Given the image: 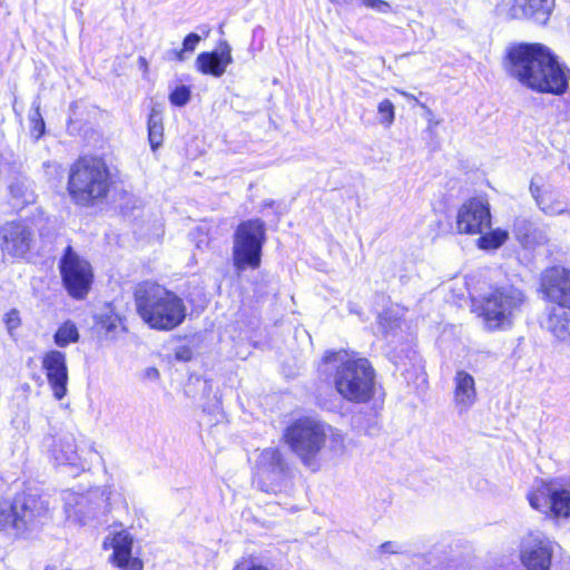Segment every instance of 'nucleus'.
I'll use <instances>...</instances> for the list:
<instances>
[{"mask_svg": "<svg viewBox=\"0 0 570 570\" xmlns=\"http://www.w3.org/2000/svg\"><path fill=\"white\" fill-rule=\"evenodd\" d=\"M507 58L509 75L531 90L561 95L568 88L563 66L542 43H519L509 49Z\"/></svg>", "mask_w": 570, "mask_h": 570, "instance_id": "1", "label": "nucleus"}, {"mask_svg": "<svg viewBox=\"0 0 570 570\" xmlns=\"http://www.w3.org/2000/svg\"><path fill=\"white\" fill-rule=\"evenodd\" d=\"M472 302L485 332H504L511 330L523 313L528 295L523 287L507 281L489 285Z\"/></svg>", "mask_w": 570, "mask_h": 570, "instance_id": "2", "label": "nucleus"}, {"mask_svg": "<svg viewBox=\"0 0 570 570\" xmlns=\"http://www.w3.org/2000/svg\"><path fill=\"white\" fill-rule=\"evenodd\" d=\"M335 371L336 391L355 403L367 402L374 395L375 372L368 360L355 357L345 350L327 352L323 358V372Z\"/></svg>", "mask_w": 570, "mask_h": 570, "instance_id": "3", "label": "nucleus"}, {"mask_svg": "<svg viewBox=\"0 0 570 570\" xmlns=\"http://www.w3.org/2000/svg\"><path fill=\"white\" fill-rule=\"evenodd\" d=\"M134 295L138 315L151 328L170 331L179 326L186 317L184 301L157 283L138 284Z\"/></svg>", "mask_w": 570, "mask_h": 570, "instance_id": "4", "label": "nucleus"}, {"mask_svg": "<svg viewBox=\"0 0 570 570\" xmlns=\"http://www.w3.org/2000/svg\"><path fill=\"white\" fill-rule=\"evenodd\" d=\"M111 185L109 167L99 157H81L70 167L67 190L76 205L88 207L105 199Z\"/></svg>", "mask_w": 570, "mask_h": 570, "instance_id": "5", "label": "nucleus"}, {"mask_svg": "<svg viewBox=\"0 0 570 570\" xmlns=\"http://www.w3.org/2000/svg\"><path fill=\"white\" fill-rule=\"evenodd\" d=\"M48 502L33 494H17L12 501L0 500V532L20 535L47 519Z\"/></svg>", "mask_w": 570, "mask_h": 570, "instance_id": "6", "label": "nucleus"}, {"mask_svg": "<svg viewBox=\"0 0 570 570\" xmlns=\"http://www.w3.org/2000/svg\"><path fill=\"white\" fill-rule=\"evenodd\" d=\"M330 425L314 417H303L285 430L284 438L301 462L312 471L320 468L318 455L325 446Z\"/></svg>", "mask_w": 570, "mask_h": 570, "instance_id": "7", "label": "nucleus"}, {"mask_svg": "<svg viewBox=\"0 0 570 570\" xmlns=\"http://www.w3.org/2000/svg\"><path fill=\"white\" fill-rule=\"evenodd\" d=\"M265 239L263 220L249 219L238 225L233 246V261L237 271L259 267Z\"/></svg>", "mask_w": 570, "mask_h": 570, "instance_id": "8", "label": "nucleus"}, {"mask_svg": "<svg viewBox=\"0 0 570 570\" xmlns=\"http://www.w3.org/2000/svg\"><path fill=\"white\" fill-rule=\"evenodd\" d=\"M255 482L261 491L279 493L292 482V470L276 448L264 449L255 462Z\"/></svg>", "mask_w": 570, "mask_h": 570, "instance_id": "9", "label": "nucleus"}, {"mask_svg": "<svg viewBox=\"0 0 570 570\" xmlns=\"http://www.w3.org/2000/svg\"><path fill=\"white\" fill-rule=\"evenodd\" d=\"M59 269L69 295L77 299L85 298L94 278L90 264L81 258L71 246H67L60 258Z\"/></svg>", "mask_w": 570, "mask_h": 570, "instance_id": "10", "label": "nucleus"}, {"mask_svg": "<svg viewBox=\"0 0 570 570\" xmlns=\"http://www.w3.org/2000/svg\"><path fill=\"white\" fill-rule=\"evenodd\" d=\"M532 509L553 518L570 517V490L559 488L553 482L541 481L528 493Z\"/></svg>", "mask_w": 570, "mask_h": 570, "instance_id": "11", "label": "nucleus"}, {"mask_svg": "<svg viewBox=\"0 0 570 570\" xmlns=\"http://www.w3.org/2000/svg\"><path fill=\"white\" fill-rule=\"evenodd\" d=\"M559 544L542 532H529L519 544V558L527 570H550Z\"/></svg>", "mask_w": 570, "mask_h": 570, "instance_id": "12", "label": "nucleus"}, {"mask_svg": "<svg viewBox=\"0 0 570 570\" xmlns=\"http://www.w3.org/2000/svg\"><path fill=\"white\" fill-rule=\"evenodd\" d=\"M491 226L490 204L483 197H472L458 209L455 227L460 234H482Z\"/></svg>", "mask_w": 570, "mask_h": 570, "instance_id": "13", "label": "nucleus"}, {"mask_svg": "<svg viewBox=\"0 0 570 570\" xmlns=\"http://www.w3.org/2000/svg\"><path fill=\"white\" fill-rule=\"evenodd\" d=\"M0 248L3 255L24 258L35 243V233L24 222L14 220L0 228Z\"/></svg>", "mask_w": 570, "mask_h": 570, "instance_id": "14", "label": "nucleus"}, {"mask_svg": "<svg viewBox=\"0 0 570 570\" xmlns=\"http://www.w3.org/2000/svg\"><path fill=\"white\" fill-rule=\"evenodd\" d=\"M540 288L553 306L570 308V269L561 266L544 269L540 276Z\"/></svg>", "mask_w": 570, "mask_h": 570, "instance_id": "15", "label": "nucleus"}, {"mask_svg": "<svg viewBox=\"0 0 570 570\" xmlns=\"http://www.w3.org/2000/svg\"><path fill=\"white\" fill-rule=\"evenodd\" d=\"M41 364L55 399L62 400L68 391L69 379L66 354L58 350L48 351Z\"/></svg>", "mask_w": 570, "mask_h": 570, "instance_id": "16", "label": "nucleus"}, {"mask_svg": "<svg viewBox=\"0 0 570 570\" xmlns=\"http://www.w3.org/2000/svg\"><path fill=\"white\" fill-rule=\"evenodd\" d=\"M232 62V48L227 41H222L216 50L200 52L196 59L198 71L216 78L222 77Z\"/></svg>", "mask_w": 570, "mask_h": 570, "instance_id": "17", "label": "nucleus"}, {"mask_svg": "<svg viewBox=\"0 0 570 570\" xmlns=\"http://www.w3.org/2000/svg\"><path fill=\"white\" fill-rule=\"evenodd\" d=\"M554 0H513L509 16L513 19H531L544 24L553 10Z\"/></svg>", "mask_w": 570, "mask_h": 570, "instance_id": "18", "label": "nucleus"}, {"mask_svg": "<svg viewBox=\"0 0 570 570\" xmlns=\"http://www.w3.org/2000/svg\"><path fill=\"white\" fill-rule=\"evenodd\" d=\"M453 403L459 414L466 413L476 402L478 394L474 377L464 370L456 371L454 379Z\"/></svg>", "mask_w": 570, "mask_h": 570, "instance_id": "19", "label": "nucleus"}, {"mask_svg": "<svg viewBox=\"0 0 570 570\" xmlns=\"http://www.w3.org/2000/svg\"><path fill=\"white\" fill-rule=\"evenodd\" d=\"M65 512L68 521L83 525L96 515V508L88 495L63 492Z\"/></svg>", "mask_w": 570, "mask_h": 570, "instance_id": "20", "label": "nucleus"}, {"mask_svg": "<svg viewBox=\"0 0 570 570\" xmlns=\"http://www.w3.org/2000/svg\"><path fill=\"white\" fill-rule=\"evenodd\" d=\"M530 191L537 205L546 215L554 216L567 213L566 204L560 199L557 190L541 187L532 180ZM568 214L570 216L569 212Z\"/></svg>", "mask_w": 570, "mask_h": 570, "instance_id": "21", "label": "nucleus"}, {"mask_svg": "<svg viewBox=\"0 0 570 570\" xmlns=\"http://www.w3.org/2000/svg\"><path fill=\"white\" fill-rule=\"evenodd\" d=\"M546 327L557 340L570 345V308L562 306L548 308Z\"/></svg>", "mask_w": 570, "mask_h": 570, "instance_id": "22", "label": "nucleus"}, {"mask_svg": "<svg viewBox=\"0 0 570 570\" xmlns=\"http://www.w3.org/2000/svg\"><path fill=\"white\" fill-rule=\"evenodd\" d=\"M53 444L50 450L51 456L57 464H68L77 466L80 464V456L77 452L76 441L72 434H63Z\"/></svg>", "mask_w": 570, "mask_h": 570, "instance_id": "23", "label": "nucleus"}, {"mask_svg": "<svg viewBox=\"0 0 570 570\" xmlns=\"http://www.w3.org/2000/svg\"><path fill=\"white\" fill-rule=\"evenodd\" d=\"M512 233L524 246L534 245L543 238L542 236H537L533 223L525 217H517L514 219Z\"/></svg>", "mask_w": 570, "mask_h": 570, "instance_id": "24", "label": "nucleus"}, {"mask_svg": "<svg viewBox=\"0 0 570 570\" xmlns=\"http://www.w3.org/2000/svg\"><path fill=\"white\" fill-rule=\"evenodd\" d=\"M148 139L153 150H156L163 144L164 125L163 115L153 107L148 117Z\"/></svg>", "mask_w": 570, "mask_h": 570, "instance_id": "25", "label": "nucleus"}, {"mask_svg": "<svg viewBox=\"0 0 570 570\" xmlns=\"http://www.w3.org/2000/svg\"><path fill=\"white\" fill-rule=\"evenodd\" d=\"M9 191L13 198L23 204H29L35 200L31 183L24 175H18L12 179L9 184Z\"/></svg>", "mask_w": 570, "mask_h": 570, "instance_id": "26", "label": "nucleus"}, {"mask_svg": "<svg viewBox=\"0 0 570 570\" xmlns=\"http://www.w3.org/2000/svg\"><path fill=\"white\" fill-rule=\"evenodd\" d=\"M132 537L125 530L117 532L111 541L112 547V560L114 562L117 560H124V558H127L131 556V549H132Z\"/></svg>", "mask_w": 570, "mask_h": 570, "instance_id": "27", "label": "nucleus"}, {"mask_svg": "<svg viewBox=\"0 0 570 570\" xmlns=\"http://www.w3.org/2000/svg\"><path fill=\"white\" fill-rule=\"evenodd\" d=\"M78 340H79L78 328L70 321H67L62 325H60L53 335L55 344L59 347H66L71 343L78 342Z\"/></svg>", "mask_w": 570, "mask_h": 570, "instance_id": "28", "label": "nucleus"}, {"mask_svg": "<svg viewBox=\"0 0 570 570\" xmlns=\"http://www.w3.org/2000/svg\"><path fill=\"white\" fill-rule=\"evenodd\" d=\"M478 239V246L481 249H497L502 246L508 239V233L503 229L497 228L489 233H482Z\"/></svg>", "mask_w": 570, "mask_h": 570, "instance_id": "29", "label": "nucleus"}, {"mask_svg": "<svg viewBox=\"0 0 570 570\" xmlns=\"http://www.w3.org/2000/svg\"><path fill=\"white\" fill-rule=\"evenodd\" d=\"M200 40L202 38L199 35L190 32L185 37L183 41V48L180 50L173 49L167 52L168 59L179 62L185 61L187 58L186 55L193 53Z\"/></svg>", "mask_w": 570, "mask_h": 570, "instance_id": "30", "label": "nucleus"}, {"mask_svg": "<svg viewBox=\"0 0 570 570\" xmlns=\"http://www.w3.org/2000/svg\"><path fill=\"white\" fill-rule=\"evenodd\" d=\"M379 122L390 128L395 120V107L390 99L382 100L377 106Z\"/></svg>", "mask_w": 570, "mask_h": 570, "instance_id": "31", "label": "nucleus"}, {"mask_svg": "<svg viewBox=\"0 0 570 570\" xmlns=\"http://www.w3.org/2000/svg\"><path fill=\"white\" fill-rule=\"evenodd\" d=\"M32 109L33 111L29 116V120L31 124V135L36 137V139H39L43 132H45V120L42 118V115L40 112V101L36 99L32 102Z\"/></svg>", "mask_w": 570, "mask_h": 570, "instance_id": "32", "label": "nucleus"}, {"mask_svg": "<svg viewBox=\"0 0 570 570\" xmlns=\"http://www.w3.org/2000/svg\"><path fill=\"white\" fill-rule=\"evenodd\" d=\"M377 325L383 334H389L399 327V318L391 311H384L377 317Z\"/></svg>", "mask_w": 570, "mask_h": 570, "instance_id": "33", "label": "nucleus"}, {"mask_svg": "<svg viewBox=\"0 0 570 570\" xmlns=\"http://www.w3.org/2000/svg\"><path fill=\"white\" fill-rule=\"evenodd\" d=\"M190 100V89L187 86L176 87L169 95V101L171 105L183 107Z\"/></svg>", "mask_w": 570, "mask_h": 570, "instance_id": "34", "label": "nucleus"}, {"mask_svg": "<svg viewBox=\"0 0 570 570\" xmlns=\"http://www.w3.org/2000/svg\"><path fill=\"white\" fill-rule=\"evenodd\" d=\"M362 3L370 9L375 10L380 13H387L391 11V4L384 0H361ZM335 4L347 3V0H331Z\"/></svg>", "mask_w": 570, "mask_h": 570, "instance_id": "35", "label": "nucleus"}, {"mask_svg": "<svg viewBox=\"0 0 570 570\" xmlns=\"http://www.w3.org/2000/svg\"><path fill=\"white\" fill-rule=\"evenodd\" d=\"M327 439H330V448L333 452L338 453L343 450L344 436L338 431L330 426Z\"/></svg>", "mask_w": 570, "mask_h": 570, "instance_id": "36", "label": "nucleus"}, {"mask_svg": "<svg viewBox=\"0 0 570 570\" xmlns=\"http://www.w3.org/2000/svg\"><path fill=\"white\" fill-rule=\"evenodd\" d=\"M115 563L122 570H142V562L132 556L124 558V560H117Z\"/></svg>", "mask_w": 570, "mask_h": 570, "instance_id": "37", "label": "nucleus"}, {"mask_svg": "<svg viewBox=\"0 0 570 570\" xmlns=\"http://www.w3.org/2000/svg\"><path fill=\"white\" fill-rule=\"evenodd\" d=\"M399 544L396 542L387 541L381 544L380 549L383 553H396L399 552Z\"/></svg>", "mask_w": 570, "mask_h": 570, "instance_id": "38", "label": "nucleus"}, {"mask_svg": "<svg viewBox=\"0 0 570 570\" xmlns=\"http://www.w3.org/2000/svg\"><path fill=\"white\" fill-rule=\"evenodd\" d=\"M18 315H17V312L13 311L11 312L10 314H8V320H7V323H8V327L9 330L13 328V327H17L18 325Z\"/></svg>", "mask_w": 570, "mask_h": 570, "instance_id": "39", "label": "nucleus"}, {"mask_svg": "<svg viewBox=\"0 0 570 570\" xmlns=\"http://www.w3.org/2000/svg\"><path fill=\"white\" fill-rule=\"evenodd\" d=\"M188 354H189V352H188V351L178 352V353H177V357H178L179 360L187 361V360L189 358Z\"/></svg>", "mask_w": 570, "mask_h": 570, "instance_id": "40", "label": "nucleus"}, {"mask_svg": "<svg viewBox=\"0 0 570 570\" xmlns=\"http://www.w3.org/2000/svg\"><path fill=\"white\" fill-rule=\"evenodd\" d=\"M139 66H140V68H142L144 70H147V68H148V62H147V60H146L144 57H140V58H139Z\"/></svg>", "mask_w": 570, "mask_h": 570, "instance_id": "41", "label": "nucleus"}, {"mask_svg": "<svg viewBox=\"0 0 570 570\" xmlns=\"http://www.w3.org/2000/svg\"><path fill=\"white\" fill-rule=\"evenodd\" d=\"M247 570H269V569L264 566H261V564H253Z\"/></svg>", "mask_w": 570, "mask_h": 570, "instance_id": "42", "label": "nucleus"}, {"mask_svg": "<svg viewBox=\"0 0 570 570\" xmlns=\"http://www.w3.org/2000/svg\"><path fill=\"white\" fill-rule=\"evenodd\" d=\"M115 327H116V325H115L114 323H110V324L107 326V330H108V331H111V330H112V328H115Z\"/></svg>", "mask_w": 570, "mask_h": 570, "instance_id": "43", "label": "nucleus"}]
</instances>
